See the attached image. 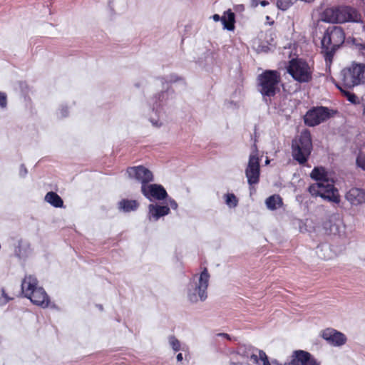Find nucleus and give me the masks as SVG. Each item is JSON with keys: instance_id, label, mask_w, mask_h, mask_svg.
<instances>
[{"instance_id": "ddd939ff", "label": "nucleus", "mask_w": 365, "mask_h": 365, "mask_svg": "<svg viewBox=\"0 0 365 365\" xmlns=\"http://www.w3.org/2000/svg\"><path fill=\"white\" fill-rule=\"evenodd\" d=\"M329 118L327 108L318 107L309 110L304 116V122L309 126H315Z\"/></svg>"}, {"instance_id": "f8f14e48", "label": "nucleus", "mask_w": 365, "mask_h": 365, "mask_svg": "<svg viewBox=\"0 0 365 365\" xmlns=\"http://www.w3.org/2000/svg\"><path fill=\"white\" fill-rule=\"evenodd\" d=\"M128 177L141 183V186L147 185L153 181V173L143 165L130 167L126 170Z\"/></svg>"}, {"instance_id": "20e7f679", "label": "nucleus", "mask_w": 365, "mask_h": 365, "mask_svg": "<svg viewBox=\"0 0 365 365\" xmlns=\"http://www.w3.org/2000/svg\"><path fill=\"white\" fill-rule=\"evenodd\" d=\"M320 19L329 24H344L346 22H359L361 15L354 8L347 6H332L325 9Z\"/></svg>"}, {"instance_id": "0eeeda50", "label": "nucleus", "mask_w": 365, "mask_h": 365, "mask_svg": "<svg viewBox=\"0 0 365 365\" xmlns=\"http://www.w3.org/2000/svg\"><path fill=\"white\" fill-rule=\"evenodd\" d=\"M237 356H240L245 359H248L251 365H286L282 364L276 360L270 363L265 352L257 349H247L245 346L239 347L237 351L232 354L230 361L232 365L242 364L241 361H235Z\"/></svg>"}, {"instance_id": "ea45409f", "label": "nucleus", "mask_w": 365, "mask_h": 365, "mask_svg": "<svg viewBox=\"0 0 365 365\" xmlns=\"http://www.w3.org/2000/svg\"><path fill=\"white\" fill-rule=\"evenodd\" d=\"M260 4L262 6H266L267 5L269 4V2L267 1H260Z\"/></svg>"}, {"instance_id": "f03ea898", "label": "nucleus", "mask_w": 365, "mask_h": 365, "mask_svg": "<svg viewBox=\"0 0 365 365\" xmlns=\"http://www.w3.org/2000/svg\"><path fill=\"white\" fill-rule=\"evenodd\" d=\"M173 100V93L168 91H163L149 100L150 109L145 117L152 126L160 128L166 123L165 107Z\"/></svg>"}, {"instance_id": "7ed1b4c3", "label": "nucleus", "mask_w": 365, "mask_h": 365, "mask_svg": "<svg viewBox=\"0 0 365 365\" xmlns=\"http://www.w3.org/2000/svg\"><path fill=\"white\" fill-rule=\"evenodd\" d=\"M210 277L206 268L192 276L186 287V296L190 302L197 303L207 299Z\"/></svg>"}, {"instance_id": "7c9ffc66", "label": "nucleus", "mask_w": 365, "mask_h": 365, "mask_svg": "<svg viewBox=\"0 0 365 365\" xmlns=\"http://www.w3.org/2000/svg\"><path fill=\"white\" fill-rule=\"evenodd\" d=\"M182 80H183L182 78H181L180 76H178L175 73H170V74L168 75L167 76H165V78H161V81L163 83V81H166L167 83H175V82L180 81Z\"/></svg>"}, {"instance_id": "412c9836", "label": "nucleus", "mask_w": 365, "mask_h": 365, "mask_svg": "<svg viewBox=\"0 0 365 365\" xmlns=\"http://www.w3.org/2000/svg\"><path fill=\"white\" fill-rule=\"evenodd\" d=\"M44 200L53 207H63V201L62 198L55 192L50 191L47 192L44 197Z\"/></svg>"}, {"instance_id": "e433bc0d", "label": "nucleus", "mask_w": 365, "mask_h": 365, "mask_svg": "<svg viewBox=\"0 0 365 365\" xmlns=\"http://www.w3.org/2000/svg\"><path fill=\"white\" fill-rule=\"evenodd\" d=\"M213 21H221V18L222 16H220V15L218 14H214L212 16Z\"/></svg>"}, {"instance_id": "c85d7f7f", "label": "nucleus", "mask_w": 365, "mask_h": 365, "mask_svg": "<svg viewBox=\"0 0 365 365\" xmlns=\"http://www.w3.org/2000/svg\"><path fill=\"white\" fill-rule=\"evenodd\" d=\"M336 87L340 90V91L347 98V100L352 103H359V100H358V98L356 97V95H354V93L344 89L341 86H339V84H336Z\"/></svg>"}, {"instance_id": "58836bf2", "label": "nucleus", "mask_w": 365, "mask_h": 365, "mask_svg": "<svg viewBox=\"0 0 365 365\" xmlns=\"http://www.w3.org/2000/svg\"><path fill=\"white\" fill-rule=\"evenodd\" d=\"M219 336H222V337H225V338H227V339H230V336L227 334H225V333H221V334H218Z\"/></svg>"}, {"instance_id": "b1692460", "label": "nucleus", "mask_w": 365, "mask_h": 365, "mask_svg": "<svg viewBox=\"0 0 365 365\" xmlns=\"http://www.w3.org/2000/svg\"><path fill=\"white\" fill-rule=\"evenodd\" d=\"M265 204L269 210H274L280 207L282 205V200L278 195L269 196L265 200Z\"/></svg>"}, {"instance_id": "a211bd4d", "label": "nucleus", "mask_w": 365, "mask_h": 365, "mask_svg": "<svg viewBox=\"0 0 365 365\" xmlns=\"http://www.w3.org/2000/svg\"><path fill=\"white\" fill-rule=\"evenodd\" d=\"M148 219L152 222H156L160 217L168 215L170 213V207L168 205L152 203L148 205Z\"/></svg>"}, {"instance_id": "f3484780", "label": "nucleus", "mask_w": 365, "mask_h": 365, "mask_svg": "<svg viewBox=\"0 0 365 365\" xmlns=\"http://www.w3.org/2000/svg\"><path fill=\"white\" fill-rule=\"evenodd\" d=\"M322 336L324 340L334 346H341L346 342V336L334 329H326L323 331Z\"/></svg>"}, {"instance_id": "a19ab883", "label": "nucleus", "mask_w": 365, "mask_h": 365, "mask_svg": "<svg viewBox=\"0 0 365 365\" xmlns=\"http://www.w3.org/2000/svg\"><path fill=\"white\" fill-rule=\"evenodd\" d=\"M259 0H252V5L254 6H257L258 5V2H259Z\"/></svg>"}, {"instance_id": "cd10ccee", "label": "nucleus", "mask_w": 365, "mask_h": 365, "mask_svg": "<svg viewBox=\"0 0 365 365\" xmlns=\"http://www.w3.org/2000/svg\"><path fill=\"white\" fill-rule=\"evenodd\" d=\"M168 341L169 346L173 349L174 351H178L181 349L180 341L173 335H170L168 337Z\"/></svg>"}, {"instance_id": "dca6fc26", "label": "nucleus", "mask_w": 365, "mask_h": 365, "mask_svg": "<svg viewBox=\"0 0 365 365\" xmlns=\"http://www.w3.org/2000/svg\"><path fill=\"white\" fill-rule=\"evenodd\" d=\"M26 298L29 299L34 305L43 309L50 304V297L41 286L36 288L31 295H28Z\"/></svg>"}, {"instance_id": "9b49d317", "label": "nucleus", "mask_w": 365, "mask_h": 365, "mask_svg": "<svg viewBox=\"0 0 365 365\" xmlns=\"http://www.w3.org/2000/svg\"><path fill=\"white\" fill-rule=\"evenodd\" d=\"M259 158L256 147L250 155L248 163L245 169V175L250 185L259 182L260 175Z\"/></svg>"}, {"instance_id": "79ce46f5", "label": "nucleus", "mask_w": 365, "mask_h": 365, "mask_svg": "<svg viewBox=\"0 0 365 365\" xmlns=\"http://www.w3.org/2000/svg\"><path fill=\"white\" fill-rule=\"evenodd\" d=\"M269 163H270V160L269 159H267L265 160V165H268V164H269Z\"/></svg>"}, {"instance_id": "39448f33", "label": "nucleus", "mask_w": 365, "mask_h": 365, "mask_svg": "<svg viewBox=\"0 0 365 365\" xmlns=\"http://www.w3.org/2000/svg\"><path fill=\"white\" fill-rule=\"evenodd\" d=\"M280 74L276 71L267 70L257 77L258 91L267 102L279 91Z\"/></svg>"}, {"instance_id": "9d476101", "label": "nucleus", "mask_w": 365, "mask_h": 365, "mask_svg": "<svg viewBox=\"0 0 365 365\" xmlns=\"http://www.w3.org/2000/svg\"><path fill=\"white\" fill-rule=\"evenodd\" d=\"M287 72L299 83H308L312 78V68L303 59L296 58L289 61Z\"/></svg>"}, {"instance_id": "2eb2a0df", "label": "nucleus", "mask_w": 365, "mask_h": 365, "mask_svg": "<svg viewBox=\"0 0 365 365\" xmlns=\"http://www.w3.org/2000/svg\"><path fill=\"white\" fill-rule=\"evenodd\" d=\"M288 365H320L319 362L307 351L296 350L291 356Z\"/></svg>"}, {"instance_id": "4be33fe9", "label": "nucleus", "mask_w": 365, "mask_h": 365, "mask_svg": "<svg viewBox=\"0 0 365 365\" xmlns=\"http://www.w3.org/2000/svg\"><path fill=\"white\" fill-rule=\"evenodd\" d=\"M235 14L230 9L223 14L221 18V21L224 26V29L229 31H232L234 29V24L235 22Z\"/></svg>"}, {"instance_id": "c9c22d12", "label": "nucleus", "mask_w": 365, "mask_h": 365, "mask_svg": "<svg viewBox=\"0 0 365 365\" xmlns=\"http://www.w3.org/2000/svg\"><path fill=\"white\" fill-rule=\"evenodd\" d=\"M27 173V170H26V168L24 167V165H21V169H20V175L21 176H25Z\"/></svg>"}, {"instance_id": "4c0bfd02", "label": "nucleus", "mask_w": 365, "mask_h": 365, "mask_svg": "<svg viewBox=\"0 0 365 365\" xmlns=\"http://www.w3.org/2000/svg\"><path fill=\"white\" fill-rule=\"evenodd\" d=\"M178 361H181L182 360V354L181 353H179L176 356Z\"/></svg>"}, {"instance_id": "2f4dec72", "label": "nucleus", "mask_w": 365, "mask_h": 365, "mask_svg": "<svg viewBox=\"0 0 365 365\" xmlns=\"http://www.w3.org/2000/svg\"><path fill=\"white\" fill-rule=\"evenodd\" d=\"M356 165L359 168L365 171V154L360 153L356 160Z\"/></svg>"}, {"instance_id": "393cba45", "label": "nucleus", "mask_w": 365, "mask_h": 365, "mask_svg": "<svg viewBox=\"0 0 365 365\" xmlns=\"http://www.w3.org/2000/svg\"><path fill=\"white\" fill-rule=\"evenodd\" d=\"M316 252L318 257L323 259H329L332 257L329 246L326 244L318 246Z\"/></svg>"}, {"instance_id": "1a4fd4ad", "label": "nucleus", "mask_w": 365, "mask_h": 365, "mask_svg": "<svg viewBox=\"0 0 365 365\" xmlns=\"http://www.w3.org/2000/svg\"><path fill=\"white\" fill-rule=\"evenodd\" d=\"M312 149L311 134L308 130L302 131L299 138L292 142V155L299 164L307 162Z\"/></svg>"}, {"instance_id": "5701e85b", "label": "nucleus", "mask_w": 365, "mask_h": 365, "mask_svg": "<svg viewBox=\"0 0 365 365\" xmlns=\"http://www.w3.org/2000/svg\"><path fill=\"white\" fill-rule=\"evenodd\" d=\"M119 208L123 212H128L135 210L138 207V202L135 200H122L119 202Z\"/></svg>"}, {"instance_id": "f704fd0d", "label": "nucleus", "mask_w": 365, "mask_h": 365, "mask_svg": "<svg viewBox=\"0 0 365 365\" xmlns=\"http://www.w3.org/2000/svg\"><path fill=\"white\" fill-rule=\"evenodd\" d=\"M167 203L168 205L170 206V207L173 210H177L178 209V203L176 202V201L173 199V198H168L167 200Z\"/></svg>"}, {"instance_id": "473e14b6", "label": "nucleus", "mask_w": 365, "mask_h": 365, "mask_svg": "<svg viewBox=\"0 0 365 365\" xmlns=\"http://www.w3.org/2000/svg\"><path fill=\"white\" fill-rule=\"evenodd\" d=\"M7 106V96L5 93L0 91V109H5Z\"/></svg>"}, {"instance_id": "f257e3e1", "label": "nucleus", "mask_w": 365, "mask_h": 365, "mask_svg": "<svg viewBox=\"0 0 365 365\" xmlns=\"http://www.w3.org/2000/svg\"><path fill=\"white\" fill-rule=\"evenodd\" d=\"M310 177L317 181L309 187V192L312 196H319L336 204L340 202V195L334 186L331 174L324 168L315 167L310 173Z\"/></svg>"}, {"instance_id": "a878e982", "label": "nucleus", "mask_w": 365, "mask_h": 365, "mask_svg": "<svg viewBox=\"0 0 365 365\" xmlns=\"http://www.w3.org/2000/svg\"><path fill=\"white\" fill-rule=\"evenodd\" d=\"M325 228L329 229V233L331 235H340L341 230L344 228L341 221L339 219L333 224L328 227V224H325Z\"/></svg>"}, {"instance_id": "72a5a7b5", "label": "nucleus", "mask_w": 365, "mask_h": 365, "mask_svg": "<svg viewBox=\"0 0 365 365\" xmlns=\"http://www.w3.org/2000/svg\"><path fill=\"white\" fill-rule=\"evenodd\" d=\"M58 114L61 117H66L68 113V108L66 106H61L59 108Z\"/></svg>"}, {"instance_id": "aec40b11", "label": "nucleus", "mask_w": 365, "mask_h": 365, "mask_svg": "<svg viewBox=\"0 0 365 365\" xmlns=\"http://www.w3.org/2000/svg\"><path fill=\"white\" fill-rule=\"evenodd\" d=\"M38 287V282L36 277L31 274L26 275L21 282L22 294L26 297L28 295H31L32 292Z\"/></svg>"}, {"instance_id": "6ab92c4d", "label": "nucleus", "mask_w": 365, "mask_h": 365, "mask_svg": "<svg viewBox=\"0 0 365 365\" xmlns=\"http://www.w3.org/2000/svg\"><path fill=\"white\" fill-rule=\"evenodd\" d=\"M346 199L352 205H359L365 202V191L358 187L351 188L346 194Z\"/></svg>"}, {"instance_id": "6e6552de", "label": "nucleus", "mask_w": 365, "mask_h": 365, "mask_svg": "<svg viewBox=\"0 0 365 365\" xmlns=\"http://www.w3.org/2000/svg\"><path fill=\"white\" fill-rule=\"evenodd\" d=\"M341 76L344 86L352 88L365 82V66L353 63L341 71Z\"/></svg>"}, {"instance_id": "4468645a", "label": "nucleus", "mask_w": 365, "mask_h": 365, "mask_svg": "<svg viewBox=\"0 0 365 365\" xmlns=\"http://www.w3.org/2000/svg\"><path fill=\"white\" fill-rule=\"evenodd\" d=\"M143 195L150 201L163 200L168 197V192L165 189L159 184H148L141 186Z\"/></svg>"}, {"instance_id": "c756f323", "label": "nucleus", "mask_w": 365, "mask_h": 365, "mask_svg": "<svg viewBox=\"0 0 365 365\" xmlns=\"http://www.w3.org/2000/svg\"><path fill=\"white\" fill-rule=\"evenodd\" d=\"M296 0H277V5L281 10L285 11L293 5Z\"/></svg>"}, {"instance_id": "bb28decb", "label": "nucleus", "mask_w": 365, "mask_h": 365, "mask_svg": "<svg viewBox=\"0 0 365 365\" xmlns=\"http://www.w3.org/2000/svg\"><path fill=\"white\" fill-rule=\"evenodd\" d=\"M225 204L230 208L237 207L238 200L233 193H227L224 195Z\"/></svg>"}, {"instance_id": "423d86ee", "label": "nucleus", "mask_w": 365, "mask_h": 365, "mask_svg": "<svg viewBox=\"0 0 365 365\" xmlns=\"http://www.w3.org/2000/svg\"><path fill=\"white\" fill-rule=\"evenodd\" d=\"M345 34L339 26L329 27L322 39V49L326 52V61L331 62L335 51L344 42Z\"/></svg>"}]
</instances>
